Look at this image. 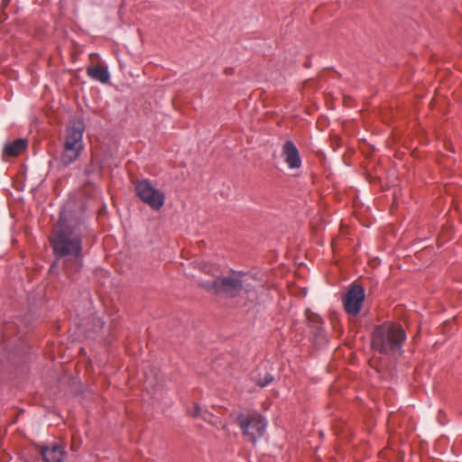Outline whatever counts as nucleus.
I'll list each match as a JSON object with an SVG mask.
<instances>
[{
    "label": "nucleus",
    "mask_w": 462,
    "mask_h": 462,
    "mask_svg": "<svg viewBox=\"0 0 462 462\" xmlns=\"http://www.w3.org/2000/svg\"><path fill=\"white\" fill-rule=\"evenodd\" d=\"M90 233L88 225L82 219H67L60 216L51 238L53 254L57 259L67 257L79 271L83 262V239Z\"/></svg>",
    "instance_id": "nucleus-1"
},
{
    "label": "nucleus",
    "mask_w": 462,
    "mask_h": 462,
    "mask_svg": "<svg viewBox=\"0 0 462 462\" xmlns=\"http://www.w3.org/2000/svg\"><path fill=\"white\" fill-rule=\"evenodd\" d=\"M406 333L399 323L384 322L376 326L372 333V347L383 355H394L402 351Z\"/></svg>",
    "instance_id": "nucleus-2"
},
{
    "label": "nucleus",
    "mask_w": 462,
    "mask_h": 462,
    "mask_svg": "<svg viewBox=\"0 0 462 462\" xmlns=\"http://www.w3.org/2000/svg\"><path fill=\"white\" fill-rule=\"evenodd\" d=\"M84 132L85 124L81 118L69 121L65 130L62 152L60 156V164L62 167L71 165L81 155L85 148L83 142Z\"/></svg>",
    "instance_id": "nucleus-3"
},
{
    "label": "nucleus",
    "mask_w": 462,
    "mask_h": 462,
    "mask_svg": "<svg viewBox=\"0 0 462 462\" xmlns=\"http://www.w3.org/2000/svg\"><path fill=\"white\" fill-rule=\"evenodd\" d=\"M245 273L231 271L228 276H221L207 282L203 283V287L212 293L233 298L242 291L245 283Z\"/></svg>",
    "instance_id": "nucleus-4"
},
{
    "label": "nucleus",
    "mask_w": 462,
    "mask_h": 462,
    "mask_svg": "<svg viewBox=\"0 0 462 462\" xmlns=\"http://www.w3.org/2000/svg\"><path fill=\"white\" fill-rule=\"evenodd\" d=\"M236 421L243 435L254 444L265 433L267 420L258 413L240 414Z\"/></svg>",
    "instance_id": "nucleus-5"
},
{
    "label": "nucleus",
    "mask_w": 462,
    "mask_h": 462,
    "mask_svg": "<svg viewBox=\"0 0 462 462\" xmlns=\"http://www.w3.org/2000/svg\"><path fill=\"white\" fill-rule=\"evenodd\" d=\"M137 197L152 209L159 211L165 203V195L157 189L148 179L137 180L135 183Z\"/></svg>",
    "instance_id": "nucleus-6"
},
{
    "label": "nucleus",
    "mask_w": 462,
    "mask_h": 462,
    "mask_svg": "<svg viewBox=\"0 0 462 462\" xmlns=\"http://www.w3.org/2000/svg\"><path fill=\"white\" fill-rule=\"evenodd\" d=\"M365 299V289L361 285H351L342 300L345 311L350 316H357L361 311Z\"/></svg>",
    "instance_id": "nucleus-7"
},
{
    "label": "nucleus",
    "mask_w": 462,
    "mask_h": 462,
    "mask_svg": "<svg viewBox=\"0 0 462 462\" xmlns=\"http://www.w3.org/2000/svg\"><path fill=\"white\" fill-rule=\"evenodd\" d=\"M282 156L290 169L294 170L300 168L301 159L300 152L292 141H286L283 143Z\"/></svg>",
    "instance_id": "nucleus-8"
},
{
    "label": "nucleus",
    "mask_w": 462,
    "mask_h": 462,
    "mask_svg": "<svg viewBox=\"0 0 462 462\" xmlns=\"http://www.w3.org/2000/svg\"><path fill=\"white\" fill-rule=\"evenodd\" d=\"M41 455L44 462H63L66 457L64 448L59 444L50 447H42Z\"/></svg>",
    "instance_id": "nucleus-9"
},
{
    "label": "nucleus",
    "mask_w": 462,
    "mask_h": 462,
    "mask_svg": "<svg viewBox=\"0 0 462 462\" xmlns=\"http://www.w3.org/2000/svg\"><path fill=\"white\" fill-rule=\"evenodd\" d=\"M87 75L102 84H106L110 80L108 69L99 64L88 67L87 69Z\"/></svg>",
    "instance_id": "nucleus-10"
},
{
    "label": "nucleus",
    "mask_w": 462,
    "mask_h": 462,
    "mask_svg": "<svg viewBox=\"0 0 462 462\" xmlns=\"http://www.w3.org/2000/svg\"><path fill=\"white\" fill-rule=\"evenodd\" d=\"M28 141L21 138L13 142L7 143L4 147V154L10 157H16L26 150Z\"/></svg>",
    "instance_id": "nucleus-11"
},
{
    "label": "nucleus",
    "mask_w": 462,
    "mask_h": 462,
    "mask_svg": "<svg viewBox=\"0 0 462 462\" xmlns=\"http://www.w3.org/2000/svg\"><path fill=\"white\" fill-rule=\"evenodd\" d=\"M273 375L270 373H266L263 379H261L259 378L257 381H256V383L257 385H259L260 387H265L267 386L268 384H270L273 381Z\"/></svg>",
    "instance_id": "nucleus-12"
},
{
    "label": "nucleus",
    "mask_w": 462,
    "mask_h": 462,
    "mask_svg": "<svg viewBox=\"0 0 462 462\" xmlns=\"http://www.w3.org/2000/svg\"><path fill=\"white\" fill-rule=\"evenodd\" d=\"M317 325H316V328H317V331H318V335L319 337L324 341V342H327V339L325 337V336L323 335V328L321 326V323L319 322V319L320 318L319 317H317Z\"/></svg>",
    "instance_id": "nucleus-13"
},
{
    "label": "nucleus",
    "mask_w": 462,
    "mask_h": 462,
    "mask_svg": "<svg viewBox=\"0 0 462 462\" xmlns=\"http://www.w3.org/2000/svg\"><path fill=\"white\" fill-rule=\"evenodd\" d=\"M189 413L192 417H199L200 415V407L198 404H195L193 409L189 411Z\"/></svg>",
    "instance_id": "nucleus-14"
},
{
    "label": "nucleus",
    "mask_w": 462,
    "mask_h": 462,
    "mask_svg": "<svg viewBox=\"0 0 462 462\" xmlns=\"http://www.w3.org/2000/svg\"><path fill=\"white\" fill-rule=\"evenodd\" d=\"M66 272L68 273V274H70V273H71V271H70V270H69V269H68Z\"/></svg>",
    "instance_id": "nucleus-15"
}]
</instances>
